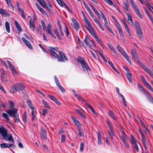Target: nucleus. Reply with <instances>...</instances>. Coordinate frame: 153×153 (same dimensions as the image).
<instances>
[{"mask_svg": "<svg viewBox=\"0 0 153 153\" xmlns=\"http://www.w3.org/2000/svg\"><path fill=\"white\" fill-rule=\"evenodd\" d=\"M93 37H94L95 39L98 42V43L100 45H101V42L100 41L99 39L98 38V37H97V35L96 34Z\"/></svg>", "mask_w": 153, "mask_h": 153, "instance_id": "nucleus-63", "label": "nucleus"}, {"mask_svg": "<svg viewBox=\"0 0 153 153\" xmlns=\"http://www.w3.org/2000/svg\"><path fill=\"white\" fill-rule=\"evenodd\" d=\"M117 48L118 51L122 54V55L127 60L128 62L130 64H131V61L130 59L129 58L126 52L124 51L123 49L119 45H118L117 47Z\"/></svg>", "mask_w": 153, "mask_h": 153, "instance_id": "nucleus-5", "label": "nucleus"}, {"mask_svg": "<svg viewBox=\"0 0 153 153\" xmlns=\"http://www.w3.org/2000/svg\"><path fill=\"white\" fill-rule=\"evenodd\" d=\"M101 133L100 131L98 133V143L99 145H102Z\"/></svg>", "mask_w": 153, "mask_h": 153, "instance_id": "nucleus-32", "label": "nucleus"}, {"mask_svg": "<svg viewBox=\"0 0 153 153\" xmlns=\"http://www.w3.org/2000/svg\"><path fill=\"white\" fill-rule=\"evenodd\" d=\"M5 28L7 32L9 33L10 31V27L9 23L8 22L6 21L5 23Z\"/></svg>", "mask_w": 153, "mask_h": 153, "instance_id": "nucleus-35", "label": "nucleus"}, {"mask_svg": "<svg viewBox=\"0 0 153 153\" xmlns=\"http://www.w3.org/2000/svg\"><path fill=\"white\" fill-rule=\"evenodd\" d=\"M48 97L51 100L53 101H54L56 99V98L53 96H52V95H51L49 94H48Z\"/></svg>", "mask_w": 153, "mask_h": 153, "instance_id": "nucleus-61", "label": "nucleus"}, {"mask_svg": "<svg viewBox=\"0 0 153 153\" xmlns=\"http://www.w3.org/2000/svg\"><path fill=\"white\" fill-rule=\"evenodd\" d=\"M124 8L125 9V10H126L128 11V4L126 3L125 2H124Z\"/></svg>", "mask_w": 153, "mask_h": 153, "instance_id": "nucleus-53", "label": "nucleus"}, {"mask_svg": "<svg viewBox=\"0 0 153 153\" xmlns=\"http://www.w3.org/2000/svg\"><path fill=\"white\" fill-rule=\"evenodd\" d=\"M10 91L11 93H16L18 91L16 85L10 87Z\"/></svg>", "mask_w": 153, "mask_h": 153, "instance_id": "nucleus-27", "label": "nucleus"}, {"mask_svg": "<svg viewBox=\"0 0 153 153\" xmlns=\"http://www.w3.org/2000/svg\"><path fill=\"white\" fill-rule=\"evenodd\" d=\"M115 25L118 30L122 29L120 25L117 20L116 21Z\"/></svg>", "mask_w": 153, "mask_h": 153, "instance_id": "nucleus-51", "label": "nucleus"}, {"mask_svg": "<svg viewBox=\"0 0 153 153\" xmlns=\"http://www.w3.org/2000/svg\"><path fill=\"white\" fill-rule=\"evenodd\" d=\"M22 40L23 42L25 43V44L31 50H32L33 49V47H32V45L30 43V42L27 41L26 40L25 38L24 37H22Z\"/></svg>", "mask_w": 153, "mask_h": 153, "instance_id": "nucleus-20", "label": "nucleus"}, {"mask_svg": "<svg viewBox=\"0 0 153 153\" xmlns=\"http://www.w3.org/2000/svg\"><path fill=\"white\" fill-rule=\"evenodd\" d=\"M77 62L81 65L82 68L84 71L85 70L88 72L91 71L90 67L83 58L81 57H79L77 58Z\"/></svg>", "mask_w": 153, "mask_h": 153, "instance_id": "nucleus-3", "label": "nucleus"}, {"mask_svg": "<svg viewBox=\"0 0 153 153\" xmlns=\"http://www.w3.org/2000/svg\"><path fill=\"white\" fill-rule=\"evenodd\" d=\"M7 63L9 65V67L10 70H11L15 68L14 66L13 65L11 62L9 60H7Z\"/></svg>", "mask_w": 153, "mask_h": 153, "instance_id": "nucleus-37", "label": "nucleus"}, {"mask_svg": "<svg viewBox=\"0 0 153 153\" xmlns=\"http://www.w3.org/2000/svg\"><path fill=\"white\" fill-rule=\"evenodd\" d=\"M14 143L13 144H7L5 143H3L0 144L1 147L2 149L8 148L10 149V147H11L13 148H15V145L14 144Z\"/></svg>", "mask_w": 153, "mask_h": 153, "instance_id": "nucleus-13", "label": "nucleus"}, {"mask_svg": "<svg viewBox=\"0 0 153 153\" xmlns=\"http://www.w3.org/2000/svg\"><path fill=\"white\" fill-rule=\"evenodd\" d=\"M145 3L146 5V6L148 7L149 9L152 11V10L151 9V8H152V7H152L151 6L150 4L149 3L148 1L147 0H146L145 1Z\"/></svg>", "mask_w": 153, "mask_h": 153, "instance_id": "nucleus-49", "label": "nucleus"}, {"mask_svg": "<svg viewBox=\"0 0 153 153\" xmlns=\"http://www.w3.org/2000/svg\"><path fill=\"white\" fill-rule=\"evenodd\" d=\"M127 16H128L127 19L128 20L130 21V22H128V23H131L133 25V22L131 16L128 13H127Z\"/></svg>", "mask_w": 153, "mask_h": 153, "instance_id": "nucleus-38", "label": "nucleus"}, {"mask_svg": "<svg viewBox=\"0 0 153 153\" xmlns=\"http://www.w3.org/2000/svg\"><path fill=\"white\" fill-rule=\"evenodd\" d=\"M0 133L3 137V139L5 140L10 141L13 143H14V140L12 134L9 135L8 137L7 130L3 127H0Z\"/></svg>", "mask_w": 153, "mask_h": 153, "instance_id": "nucleus-1", "label": "nucleus"}, {"mask_svg": "<svg viewBox=\"0 0 153 153\" xmlns=\"http://www.w3.org/2000/svg\"><path fill=\"white\" fill-rule=\"evenodd\" d=\"M81 124L77 120V135L80 139H82L84 137L85 130L81 127Z\"/></svg>", "mask_w": 153, "mask_h": 153, "instance_id": "nucleus-4", "label": "nucleus"}, {"mask_svg": "<svg viewBox=\"0 0 153 153\" xmlns=\"http://www.w3.org/2000/svg\"><path fill=\"white\" fill-rule=\"evenodd\" d=\"M135 26L138 37L140 39L142 38L143 36V32L142 28L139 23L137 22H135Z\"/></svg>", "mask_w": 153, "mask_h": 153, "instance_id": "nucleus-6", "label": "nucleus"}, {"mask_svg": "<svg viewBox=\"0 0 153 153\" xmlns=\"http://www.w3.org/2000/svg\"><path fill=\"white\" fill-rule=\"evenodd\" d=\"M22 119L24 123H25L27 121V116L26 114V112L25 111L24 113L23 114V115L22 116Z\"/></svg>", "mask_w": 153, "mask_h": 153, "instance_id": "nucleus-39", "label": "nucleus"}, {"mask_svg": "<svg viewBox=\"0 0 153 153\" xmlns=\"http://www.w3.org/2000/svg\"><path fill=\"white\" fill-rule=\"evenodd\" d=\"M72 22H71V24L72 27H74L76 30V21L75 19L74 18H72L71 19Z\"/></svg>", "mask_w": 153, "mask_h": 153, "instance_id": "nucleus-29", "label": "nucleus"}, {"mask_svg": "<svg viewBox=\"0 0 153 153\" xmlns=\"http://www.w3.org/2000/svg\"><path fill=\"white\" fill-rule=\"evenodd\" d=\"M54 78L55 83L58 88L62 92L64 93L65 92V90L60 85L59 80L56 76H54Z\"/></svg>", "mask_w": 153, "mask_h": 153, "instance_id": "nucleus-12", "label": "nucleus"}, {"mask_svg": "<svg viewBox=\"0 0 153 153\" xmlns=\"http://www.w3.org/2000/svg\"><path fill=\"white\" fill-rule=\"evenodd\" d=\"M126 74L127 78L128 81L131 83H132V80L131 78L132 75L130 72H128Z\"/></svg>", "mask_w": 153, "mask_h": 153, "instance_id": "nucleus-25", "label": "nucleus"}, {"mask_svg": "<svg viewBox=\"0 0 153 153\" xmlns=\"http://www.w3.org/2000/svg\"><path fill=\"white\" fill-rule=\"evenodd\" d=\"M2 115L6 119L7 121H8L9 120V117L7 114L3 113Z\"/></svg>", "mask_w": 153, "mask_h": 153, "instance_id": "nucleus-56", "label": "nucleus"}, {"mask_svg": "<svg viewBox=\"0 0 153 153\" xmlns=\"http://www.w3.org/2000/svg\"><path fill=\"white\" fill-rule=\"evenodd\" d=\"M16 86L17 88V91H21L24 90L25 86L22 83H19L16 84Z\"/></svg>", "mask_w": 153, "mask_h": 153, "instance_id": "nucleus-21", "label": "nucleus"}, {"mask_svg": "<svg viewBox=\"0 0 153 153\" xmlns=\"http://www.w3.org/2000/svg\"><path fill=\"white\" fill-rule=\"evenodd\" d=\"M119 32V34L120 35V38L122 39H123L124 38L123 34V32L122 29L118 30Z\"/></svg>", "mask_w": 153, "mask_h": 153, "instance_id": "nucleus-50", "label": "nucleus"}, {"mask_svg": "<svg viewBox=\"0 0 153 153\" xmlns=\"http://www.w3.org/2000/svg\"><path fill=\"white\" fill-rule=\"evenodd\" d=\"M29 23L30 29L33 31H34L35 28L34 20L32 21V19H30L29 20Z\"/></svg>", "mask_w": 153, "mask_h": 153, "instance_id": "nucleus-22", "label": "nucleus"}, {"mask_svg": "<svg viewBox=\"0 0 153 153\" xmlns=\"http://www.w3.org/2000/svg\"><path fill=\"white\" fill-rule=\"evenodd\" d=\"M101 15L102 18L103 19L104 21V25L105 26V27L107 26H108V22L107 20V19L106 17L105 16L104 13H103L101 12Z\"/></svg>", "mask_w": 153, "mask_h": 153, "instance_id": "nucleus-28", "label": "nucleus"}, {"mask_svg": "<svg viewBox=\"0 0 153 153\" xmlns=\"http://www.w3.org/2000/svg\"><path fill=\"white\" fill-rule=\"evenodd\" d=\"M90 6L91 7V8L94 12L95 13L97 14L98 13V11L96 10V9L94 7L93 5L91 4L90 5Z\"/></svg>", "mask_w": 153, "mask_h": 153, "instance_id": "nucleus-60", "label": "nucleus"}, {"mask_svg": "<svg viewBox=\"0 0 153 153\" xmlns=\"http://www.w3.org/2000/svg\"><path fill=\"white\" fill-rule=\"evenodd\" d=\"M141 79L144 84L146 85L147 88L153 93V88L146 81L143 76H141Z\"/></svg>", "mask_w": 153, "mask_h": 153, "instance_id": "nucleus-11", "label": "nucleus"}, {"mask_svg": "<svg viewBox=\"0 0 153 153\" xmlns=\"http://www.w3.org/2000/svg\"><path fill=\"white\" fill-rule=\"evenodd\" d=\"M140 132L142 136V140L143 144V145L146 150H147V147L146 145L145 137L144 135V133L141 130H140ZM145 153H149V152L147 150H146L145 151Z\"/></svg>", "mask_w": 153, "mask_h": 153, "instance_id": "nucleus-10", "label": "nucleus"}, {"mask_svg": "<svg viewBox=\"0 0 153 153\" xmlns=\"http://www.w3.org/2000/svg\"><path fill=\"white\" fill-rule=\"evenodd\" d=\"M94 20L95 22L97 24L100 29L104 31V28L102 24H101L100 21L97 19H95Z\"/></svg>", "mask_w": 153, "mask_h": 153, "instance_id": "nucleus-26", "label": "nucleus"}, {"mask_svg": "<svg viewBox=\"0 0 153 153\" xmlns=\"http://www.w3.org/2000/svg\"><path fill=\"white\" fill-rule=\"evenodd\" d=\"M130 142L131 143L134 144L136 143V141L134 139V137L132 135H131Z\"/></svg>", "mask_w": 153, "mask_h": 153, "instance_id": "nucleus-41", "label": "nucleus"}, {"mask_svg": "<svg viewBox=\"0 0 153 153\" xmlns=\"http://www.w3.org/2000/svg\"><path fill=\"white\" fill-rule=\"evenodd\" d=\"M18 110L17 109H14L13 110H12L11 109H8L7 112L11 117H12L13 115V117L16 116L17 114V113Z\"/></svg>", "mask_w": 153, "mask_h": 153, "instance_id": "nucleus-14", "label": "nucleus"}, {"mask_svg": "<svg viewBox=\"0 0 153 153\" xmlns=\"http://www.w3.org/2000/svg\"><path fill=\"white\" fill-rule=\"evenodd\" d=\"M71 118L74 123L75 124V125H76V117H75L73 115H71Z\"/></svg>", "mask_w": 153, "mask_h": 153, "instance_id": "nucleus-58", "label": "nucleus"}, {"mask_svg": "<svg viewBox=\"0 0 153 153\" xmlns=\"http://www.w3.org/2000/svg\"><path fill=\"white\" fill-rule=\"evenodd\" d=\"M77 62L81 65L82 68L84 71L85 70L88 72L91 71L90 67L83 58L81 57H79L77 58Z\"/></svg>", "mask_w": 153, "mask_h": 153, "instance_id": "nucleus-2", "label": "nucleus"}, {"mask_svg": "<svg viewBox=\"0 0 153 153\" xmlns=\"http://www.w3.org/2000/svg\"><path fill=\"white\" fill-rule=\"evenodd\" d=\"M50 54L52 58L57 59L58 55L52 50H49Z\"/></svg>", "mask_w": 153, "mask_h": 153, "instance_id": "nucleus-23", "label": "nucleus"}, {"mask_svg": "<svg viewBox=\"0 0 153 153\" xmlns=\"http://www.w3.org/2000/svg\"><path fill=\"white\" fill-rule=\"evenodd\" d=\"M11 71L13 75L17 76L18 75V73L15 68L13 69Z\"/></svg>", "mask_w": 153, "mask_h": 153, "instance_id": "nucleus-52", "label": "nucleus"}, {"mask_svg": "<svg viewBox=\"0 0 153 153\" xmlns=\"http://www.w3.org/2000/svg\"><path fill=\"white\" fill-rule=\"evenodd\" d=\"M14 23L15 25L18 30L19 31L21 32L22 30V29L18 22L16 20H15L14 21Z\"/></svg>", "mask_w": 153, "mask_h": 153, "instance_id": "nucleus-33", "label": "nucleus"}, {"mask_svg": "<svg viewBox=\"0 0 153 153\" xmlns=\"http://www.w3.org/2000/svg\"><path fill=\"white\" fill-rule=\"evenodd\" d=\"M1 80L2 81L6 82L7 81V79L6 76L5 75H1Z\"/></svg>", "mask_w": 153, "mask_h": 153, "instance_id": "nucleus-43", "label": "nucleus"}, {"mask_svg": "<svg viewBox=\"0 0 153 153\" xmlns=\"http://www.w3.org/2000/svg\"><path fill=\"white\" fill-rule=\"evenodd\" d=\"M77 99L79 101H82V102H84L85 104V103H86L85 101L84 100L83 98L81 96L77 94Z\"/></svg>", "mask_w": 153, "mask_h": 153, "instance_id": "nucleus-45", "label": "nucleus"}, {"mask_svg": "<svg viewBox=\"0 0 153 153\" xmlns=\"http://www.w3.org/2000/svg\"><path fill=\"white\" fill-rule=\"evenodd\" d=\"M16 116L14 117L15 118L14 121L15 122H20V121L19 118V115L17 113Z\"/></svg>", "mask_w": 153, "mask_h": 153, "instance_id": "nucleus-54", "label": "nucleus"}, {"mask_svg": "<svg viewBox=\"0 0 153 153\" xmlns=\"http://www.w3.org/2000/svg\"><path fill=\"white\" fill-rule=\"evenodd\" d=\"M58 3L61 6L63 7L64 6L69 12H71L69 8L66 4L63 1V0H56Z\"/></svg>", "mask_w": 153, "mask_h": 153, "instance_id": "nucleus-17", "label": "nucleus"}, {"mask_svg": "<svg viewBox=\"0 0 153 153\" xmlns=\"http://www.w3.org/2000/svg\"><path fill=\"white\" fill-rule=\"evenodd\" d=\"M85 104L88 107L91 111L94 114H95L96 112L92 107L88 103H85Z\"/></svg>", "mask_w": 153, "mask_h": 153, "instance_id": "nucleus-42", "label": "nucleus"}, {"mask_svg": "<svg viewBox=\"0 0 153 153\" xmlns=\"http://www.w3.org/2000/svg\"><path fill=\"white\" fill-rule=\"evenodd\" d=\"M137 86L140 91L142 90V91H144V89L140 83L137 84Z\"/></svg>", "mask_w": 153, "mask_h": 153, "instance_id": "nucleus-62", "label": "nucleus"}, {"mask_svg": "<svg viewBox=\"0 0 153 153\" xmlns=\"http://www.w3.org/2000/svg\"><path fill=\"white\" fill-rule=\"evenodd\" d=\"M84 42L90 48L92 49V45L85 39Z\"/></svg>", "mask_w": 153, "mask_h": 153, "instance_id": "nucleus-57", "label": "nucleus"}, {"mask_svg": "<svg viewBox=\"0 0 153 153\" xmlns=\"http://www.w3.org/2000/svg\"><path fill=\"white\" fill-rule=\"evenodd\" d=\"M84 143L82 142L81 143L80 150L81 152H82L84 148Z\"/></svg>", "mask_w": 153, "mask_h": 153, "instance_id": "nucleus-64", "label": "nucleus"}, {"mask_svg": "<svg viewBox=\"0 0 153 153\" xmlns=\"http://www.w3.org/2000/svg\"><path fill=\"white\" fill-rule=\"evenodd\" d=\"M77 114H78L81 117L84 119H85L86 117L83 112L77 109Z\"/></svg>", "mask_w": 153, "mask_h": 153, "instance_id": "nucleus-31", "label": "nucleus"}, {"mask_svg": "<svg viewBox=\"0 0 153 153\" xmlns=\"http://www.w3.org/2000/svg\"><path fill=\"white\" fill-rule=\"evenodd\" d=\"M120 131L122 133V135L120 137V138L124 144L127 147L129 148V145L128 143L126 141L127 140V136L125 133L124 131L122 128H120Z\"/></svg>", "mask_w": 153, "mask_h": 153, "instance_id": "nucleus-7", "label": "nucleus"}, {"mask_svg": "<svg viewBox=\"0 0 153 153\" xmlns=\"http://www.w3.org/2000/svg\"><path fill=\"white\" fill-rule=\"evenodd\" d=\"M107 45L109 48L110 49L111 52H112L114 53H116V51L115 50V48L111 45L110 44H108Z\"/></svg>", "mask_w": 153, "mask_h": 153, "instance_id": "nucleus-40", "label": "nucleus"}, {"mask_svg": "<svg viewBox=\"0 0 153 153\" xmlns=\"http://www.w3.org/2000/svg\"><path fill=\"white\" fill-rule=\"evenodd\" d=\"M27 102L28 103V106L30 108H34V106L32 105L31 101L28 100H27Z\"/></svg>", "mask_w": 153, "mask_h": 153, "instance_id": "nucleus-46", "label": "nucleus"}, {"mask_svg": "<svg viewBox=\"0 0 153 153\" xmlns=\"http://www.w3.org/2000/svg\"><path fill=\"white\" fill-rule=\"evenodd\" d=\"M49 50H52L53 51H59V49L58 47H50V49Z\"/></svg>", "mask_w": 153, "mask_h": 153, "instance_id": "nucleus-59", "label": "nucleus"}, {"mask_svg": "<svg viewBox=\"0 0 153 153\" xmlns=\"http://www.w3.org/2000/svg\"><path fill=\"white\" fill-rule=\"evenodd\" d=\"M87 25L89 27L90 29L88 31L90 34L94 36L95 35L97 34L95 32L94 28L91 25V24L90 22H87Z\"/></svg>", "mask_w": 153, "mask_h": 153, "instance_id": "nucleus-15", "label": "nucleus"}, {"mask_svg": "<svg viewBox=\"0 0 153 153\" xmlns=\"http://www.w3.org/2000/svg\"><path fill=\"white\" fill-rule=\"evenodd\" d=\"M41 136L42 139V140H45L47 139V137L46 132L44 128L41 129Z\"/></svg>", "mask_w": 153, "mask_h": 153, "instance_id": "nucleus-18", "label": "nucleus"}, {"mask_svg": "<svg viewBox=\"0 0 153 153\" xmlns=\"http://www.w3.org/2000/svg\"><path fill=\"white\" fill-rule=\"evenodd\" d=\"M131 56L134 60L138 59V54L137 52L136 49L135 48H132L131 50Z\"/></svg>", "mask_w": 153, "mask_h": 153, "instance_id": "nucleus-16", "label": "nucleus"}, {"mask_svg": "<svg viewBox=\"0 0 153 153\" xmlns=\"http://www.w3.org/2000/svg\"><path fill=\"white\" fill-rule=\"evenodd\" d=\"M37 1L43 8H45V7H46L47 3L45 0H37Z\"/></svg>", "mask_w": 153, "mask_h": 153, "instance_id": "nucleus-30", "label": "nucleus"}, {"mask_svg": "<svg viewBox=\"0 0 153 153\" xmlns=\"http://www.w3.org/2000/svg\"><path fill=\"white\" fill-rule=\"evenodd\" d=\"M9 108L10 109H14V103L13 101H10L9 102Z\"/></svg>", "mask_w": 153, "mask_h": 153, "instance_id": "nucleus-48", "label": "nucleus"}, {"mask_svg": "<svg viewBox=\"0 0 153 153\" xmlns=\"http://www.w3.org/2000/svg\"><path fill=\"white\" fill-rule=\"evenodd\" d=\"M108 114L109 116L112 118L114 120H116V117L115 116L113 112L111 111L110 110L109 112L108 113Z\"/></svg>", "mask_w": 153, "mask_h": 153, "instance_id": "nucleus-34", "label": "nucleus"}, {"mask_svg": "<svg viewBox=\"0 0 153 153\" xmlns=\"http://www.w3.org/2000/svg\"><path fill=\"white\" fill-rule=\"evenodd\" d=\"M108 63L109 65H110L111 67L118 74H120V73L119 72V71L115 68L114 67L113 63L111 62H108Z\"/></svg>", "mask_w": 153, "mask_h": 153, "instance_id": "nucleus-36", "label": "nucleus"}, {"mask_svg": "<svg viewBox=\"0 0 153 153\" xmlns=\"http://www.w3.org/2000/svg\"><path fill=\"white\" fill-rule=\"evenodd\" d=\"M58 61L60 62H64L68 61V59L65 53L61 51H59V55L57 57Z\"/></svg>", "mask_w": 153, "mask_h": 153, "instance_id": "nucleus-9", "label": "nucleus"}, {"mask_svg": "<svg viewBox=\"0 0 153 153\" xmlns=\"http://www.w3.org/2000/svg\"><path fill=\"white\" fill-rule=\"evenodd\" d=\"M0 14L5 17H9L10 16V14L7 11L2 8H0Z\"/></svg>", "mask_w": 153, "mask_h": 153, "instance_id": "nucleus-19", "label": "nucleus"}, {"mask_svg": "<svg viewBox=\"0 0 153 153\" xmlns=\"http://www.w3.org/2000/svg\"><path fill=\"white\" fill-rule=\"evenodd\" d=\"M130 2L132 7L135 12L139 10L138 7L136 4H134L133 0H130Z\"/></svg>", "mask_w": 153, "mask_h": 153, "instance_id": "nucleus-24", "label": "nucleus"}, {"mask_svg": "<svg viewBox=\"0 0 153 153\" xmlns=\"http://www.w3.org/2000/svg\"><path fill=\"white\" fill-rule=\"evenodd\" d=\"M106 123L109 128V131L108 132L109 136L111 138L113 139L114 138V137L115 136V134L114 131V129L113 128L111 123L108 120H106Z\"/></svg>", "mask_w": 153, "mask_h": 153, "instance_id": "nucleus-8", "label": "nucleus"}, {"mask_svg": "<svg viewBox=\"0 0 153 153\" xmlns=\"http://www.w3.org/2000/svg\"><path fill=\"white\" fill-rule=\"evenodd\" d=\"M42 102L46 108H50V106L48 104L47 102L45 100H42Z\"/></svg>", "mask_w": 153, "mask_h": 153, "instance_id": "nucleus-44", "label": "nucleus"}, {"mask_svg": "<svg viewBox=\"0 0 153 153\" xmlns=\"http://www.w3.org/2000/svg\"><path fill=\"white\" fill-rule=\"evenodd\" d=\"M18 11L19 13H21V16L22 18L24 19H25L26 17L25 15L24 12V11L23 10H19V11Z\"/></svg>", "mask_w": 153, "mask_h": 153, "instance_id": "nucleus-55", "label": "nucleus"}, {"mask_svg": "<svg viewBox=\"0 0 153 153\" xmlns=\"http://www.w3.org/2000/svg\"><path fill=\"white\" fill-rule=\"evenodd\" d=\"M41 23L43 27V30H46V26L44 21L43 20H42L41 22Z\"/></svg>", "mask_w": 153, "mask_h": 153, "instance_id": "nucleus-47", "label": "nucleus"}]
</instances>
